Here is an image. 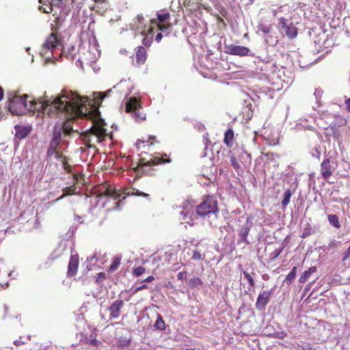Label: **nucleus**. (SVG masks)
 <instances>
[{
	"mask_svg": "<svg viewBox=\"0 0 350 350\" xmlns=\"http://www.w3.org/2000/svg\"><path fill=\"white\" fill-rule=\"evenodd\" d=\"M87 97L80 96L72 92H64L59 97L52 99L38 100L37 107L40 111L49 116L58 113L74 112L75 114L87 113Z\"/></svg>",
	"mask_w": 350,
	"mask_h": 350,
	"instance_id": "1",
	"label": "nucleus"
},
{
	"mask_svg": "<svg viewBox=\"0 0 350 350\" xmlns=\"http://www.w3.org/2000/svg\"><path fill=\"white\" fill-rule=\"evenodd\" d=\"M96 197H107L113 199L115 202L116 206L119 205L122 200L125 199L126 196L134 195L137 196L149 198V194L139 191L135 188H127L123 191H118L116 188L111 187L108 184H103L99 187L96 191Z\"/></svg>",
	"mask_w": 350,
	"mask_h": 350,
	"instance_id": "2",
	"label": "nucleus"
},
{
	"mask_svg": "<svg viewBox=\"0 0 350 350\" xmlns=\"http://www.w3.org/2000/svg\"><path fill=\"white\" fill-rule=\"evenodd\" d=\"M29 96L26 94L18 95L16 93L9 94L8 96V109L9 111L14 115L24 114L27 110L33 111H40L38 108V100L31 99L27 103V99Z\"/></svg>",
	"mask_w": 350,
	"mask_h": 350,
	"instance_id": "3",
	"label": "nucleus"
},
{
	"mask_svg": "<svg viewBox=\"0 0 350 350\" xmlns=\"http://www.w3.org/2000/svg\"><path fill=\"white\" fill-rule=\"evenodd\" d=\"M105 123L101 118L95 119L92 126L81 134L82 139L87 148L95 147V144L105 140L107 136Z\"/></svg>",
	"mask_w": 350,
	"mask_h": 350,
	"instance_id": "4",
	"label": "nucleus"
},
{
	"mask_svg": "<svg viewBox=\"0 0 350 350\" xmlns=\"http://www.w3.org/2000/svg\"><path fill=\"white\" fill-rule=\"evenodd\" d=\"M196 213L199 216L204 217L209 214H216L219 211L215 198L207 196L202 202L196 206Z\"/></svg>",
	"mask_w": 350,
	"mask_h": 350,
	"instance_id": "5",
	"label": "nucleus"
},
{
	"mask_svg": "<svg viewBox=\"0 0 350 350\" xmlns=\"http://www.w3.org/2000/svg\"><path fill=\"white\" fill-rule=\"evenodd\" d=\"M126 112L130 113L137 122L146 119V113L142 110L139 100L136 97L130 98L126 102Z\"/></svg>",
	"mask_w": 350,
	"mask_h": 350,
	"instance_id": "6",
	"label": "nucleus"
},
{
	"mask_svg": "<svg viewBox=\"0 0 350 350\" xmlns=\"http://www.w3.org/2000/svg\"><path fill=\"white\" fill-rule=\"evenodd\" d=\"M172 161L166 153L155 152L151 155L149 160L145 158H140L139 160L138 167H150L152 165H157L161 164L169 163Z\"/></svg>",
	"mask_w": 350,
	"mask_h": 350,
	"instance_id": "7",
	"label": "nucleus"
},
{
	"mask_svg": "<svg viewBox=\"0 0 350 350\" xmlns=\"http://www.w3.org/2000/svg\"><path fill=\"white\" fill-rule=\"evenodd\" d=\"M90 106V103L88 105L87 104V113H82L79 114H75L74 112L72 111H68L66 113L69 114L70 116V118H68L67 120L64 122L62 125V131L65 135H70L72 133L74 132L73 128H72V123L73 120L75 118H77L79 117H88L91 116L92 113L93 112V110L91 107H88Z\"/></svg>",
	"mask_w": 350,
	"mask_h": 350,
	"instance_id": "8",
	"label": "nucleus"
},
{
	"mask_svg": "<svg viewBox=\"0 0 350 350\" xmlns=\"http://www.w3.org/2000/svg\"><path fill=\"white\" fill-rule=\"evenodd\" d=\"M170 18V14L168 12L157 14V19L159 23L156 19H150V22L151 25H156L161 32L166 33L165 35H167L172 28V25L168 23Z\"/></svg>",
	"mask_w": 350,
	"mask_h": 350,
	"instance_id": "9",
	"label": "nucleus"
},
{
	"mask_svg": "<svg viewBox=\"0 0 350 350\" xmlns=\"http://www.w3.org/2000/svg\"><path fill=\"white\" fill-rule=\"evenodd\" d=\"M224 52L226 54L240 57L250 56L251 55V51L248 47L227 43L226 42H224Z\"/></svg>",
	"mask_w": 350,
	"mask_h": 350,
	"instance_id": "10",
	"label": "nucleus"
},
{
	"mask_svg": "<svg viewBox=\"0 0 350 350\" xmlns=\"http://www.w3.org/2000/svg\"><path fill=\"white\" fill-rule=\"evenodd\" d=\"M131 25L133 29L138 31L143 35L147 33L148 34H152L154 31V27L152 25H146V20L142 14H138L136 16Z\"/></svg>",
	"mask_w": 350,
	"mask_h": 350,
	"instance_id": "11",
	"label": "nucleus"
},
{
	"mask_svg": "<svg viewBox=\"0 0 350 350\" xmlns=\"http://www.w3.org/2000/svg\"><path fill=\"white\" fill-rule=\"evenodd\" d=\"M75 0H57L56 2L47 4L46 5H40L39 10L44 13H51L53 11L54 7L62 8L64 14L67 15L70 12V8H66V4L70 3L72 4Z\"/></svg>",
	"mask_w": 350,
	"mask_h": 350,
	"instance_id": "12",
	"label": "nucleus"
},
{
	"mask_svg": "<svg viewBox=\"0 0 350 350\" xmlns=\"http://www.w3.org/2000/svg\"><path fill=\"white\" fill-rule=\"evenodd\" d=\"M278 22L288 38L293 39L297 37L298 29L293 23L288 22V21L284 17L279 18Z\"/></svg>",
	"mask_w": 350,
	"mask_h": 350,
	"instance_id": "13",
	"label": "nucleus"
},
{
	"mask_svg": "<svg viewBox=\"0 0 350 350\" xmlns=\"http://www.w3.org/2000/svg\"><path fill=\"white\" fill-rule=\"evenodd\" d=\"M59 39L55 33H51L46 38L45 42L42 45V51L46 53L49 51H53L59 44Z\"/></svg>",
	"mask_w": 350,
	"mask_h": 350,
	"instance_id": "14",
	"label": "nucleus"
},
{
	"mask_svg": "<svg viewBox=\"0 0 350 350\" xmlns=\"http://www.w3.org/2000/svg\"><path fill=\"white\" fill-rule=\"evenodd\" d=\"M335 167L332 165L329 159H325L321 164V174L325 180H327L332 175Z\"/></svg>",
	"mask_w": 350,
	"mask_h": 350,
	"instance_id": "15",
	"label": "nucleus"
},
{
	"mask_svg": "<svg viewBox=\"0 0 350 350\" xmlns=\"http://www.w3.org/2000/svg\"><path fill=\"white\" fill-rule=\"evenodd\" d=\"M79 263V258L78 254H72L70 256V260L68 262L67 276L73 277L75 276L78 271Z\"/></svg>",
	"mask_w": 350,
	"mask_h": 350,
	"instance_id": "16",
	"label": "nucleus"
},
{
	"mask_svg": "<svg viewBox=\"0 0 350 350\" xmlns=\"http://www.w3.org/2000/svg\"><path fill=\"white\" fill-rule=\"evenodd\" d=\"M124 301L122 299H117L112 303L109 308V319H114L120 317V310L123 307Z\"/></svg>",
	"mask_w": 350,
	"mask_h": 350,
	"instance_id": "17",
	"label": "nucleus"
},
{
	"mask_svg": "<svg viewBox=\"0 0 350 350\" xmlns=\"http://www.w3.org/2000/svg\"><path fill=\"white\" fill-rule=\"evenodd\" d=\"M271 297V291H263L259 294L256 303V308L258 310L263 309L269 303Z\"/></svg>",
	"mask_w": 350,
	"mask_h": 350,
	"instance_id": "18",
	"label": "nucleus"
},
{
	"mask_svg": "<svg viewBox=\"0 0 350 350\" xmlns=\"http://www.w3.org/2000/svg\"><path fill=\"white\" fill-rule=\"evenodd\" d=\"M148 57L146 49L143 46H138L135 49L136 65L140 66L146 62Z\"/></svg>",
	"mask_w": 350,
	"mask_h": 350,
	"instance_id": "19",
	"label": "nucleus"
},
{
	"mask_svg": "<svg viewBox=\"0 0 350 350\" xmlns=\"http://www.w3.org/2000/svg\"><path fill=\"white\" fill-rule=\"evenodd\" d=\"M159 143L155 135H148L146 139H138L135 143L137 148L139 150L146 146H152L155 144Z\"/></svg>",
	"mask_w": 350,
	"mask_h": 350,
	"instance_id": "20",
	"label": "nucleus"
},
{
	"mask_svg": "<svg viewBox=\"0 0 350 350\" xmlns=\"http://www.w3.org/2000/svg\"><path fill=\"white\" fill-rule=\"evenodd\" d=\"M15 129V137L18 139L25 138L31 132V128L27 126L16 125Z\"/></svg>",
	"mask_w": 350,
	"mask_h": 350,
	"instance_id": "21",
	"label": "nucleus"
},
{
	"mask_svg": "<svg viewBox=\"0 0 350 350\" xmlns=\"http://www.w3.org/2000/svg\"><path fill=\"white\" fill-rule=\"evenodd\" d=\"M234 139V131L232 128H229L224 133V143L228 148H230L233 146Z\"/></svg>",
	"mask_w": 350,
	"mask_h": 350,
	"instance_id": "22",
	"label": "nucleus"
},
{
	"mask_svg": "<svg viewBox=\"0 0 350 350\" xmlns=\"http://www.w3.org/2000/svg\"><path fill=\"white\" fill-rule=\"evenodd\" d=\"M317 271V268L315 266L310 267L308 270L305 271L299 277V283H305L310 278V275L316 273Z\"/></svg>",
	"mask_w": 350,
	"mask_h": 350,
	"instance_id": "23",
	"label": "nucleus"
},
{
	"mask_svg": "<svg viewBox=\"0 0 350 350\" xmlns=\"http://www.w3.org/2000/svg\"><path fill=\"white\" fill-rule=\"evenodd\" d=\"M122 261V256L118 255L113 258L111 265L107 269V271L113 273L118 269Z\"/></svg>",
	"mask_w": 350,
	"mask_h": 350,
	"instance_id": "24",
	"label": "nucleus"
},
{
	"mask_svg": "<svg viewBox=\"0 0 350 350\" xmlns=\"http://www.w3.org/2000/svg\"><path fill=\"white\" fill-rule=\"evenodd\" d=\"M327 219L331 226L333 227L339 229L341 226L339 221V218L336 215L329 214L327 215Z\"/></svg>",
	"mask_w": 350,
	"mask_h": 350,
	"instance_id": "25",
	"label": "nucleus"
},
{
	"mask_svg": "<svg viewBox=\"0 0 350 350\" xmlns=\"http://www.w3.org/2000/svg\"><path fill=\"white\" fill-rule=\"evenodd\" d=\"M250 230V228L247 226H243L239 231V237L241 238V241L243 243H248L247 241V235L249 234Z\"/></svg>",
	"mask_w": 350,
	"mask_h": 350,
	"instance_id": "26",
	"label": "nucleus"
},
{
	"mask_svg": "<svg viewBox=\"0 0 350 350\" xmlns=\"http://www.w3.org/2000/svg\"><path fill=\"white\" fill-rule=\"evenodd\" d=\"M59 146V142H55V141H51L49 146L48 148L46 155L47 157H52L54 153L57 150V148Z\"/></svg>",
	"mask_w": 350,
	"mask_h": 350,
	"instance_id": "27",
	"label": "nucleus"
},
{
	"mask_svg": "<svg viewBox=\"0 0 350 350\" xmlns=\"http://www.w3.org/2000/svg\"><path fill=\"white\" fill-rule=\"evenodd\" d=\"M156 329L163 331L165 329V323L160 314H157V321L154 325Z\"/></svg>",
	"mask_w": 350,
	"mask_h": 350,
	"instance_id": "28",
	"label": "nucleus"
},
{
	"mask_svg": "<svg viewBox=\"0 0 350 350\" xmlns=\"http://www.w3.org/2000/svg\"><path fill=\"white\" fill-rule=\"evenodd\" d=\"M292 195L293 191L289 189L284 191V198L281 202L283 208H285L289 204Z\"/></svg>",
	"mask_w": 350,
	"mask_h": 350,
	"instance_id": "29",
	"label": "nucleus"
},
{
	"mask_svg": "<svg viewBox=\"0 0 350 350\" xmlns=\"http://www.w3.org/2000/svg\"><path fill=\"white\" fill-rule=\"evenodd\" d=\"M243 274L244 275V278L247 280V281L249 283V287L248 289L250 290L251 288L254 287L255 286V281L252 277V275H250L248 272H247L245 270H243Z\"/></svg>",
	"mask_w": 350,
	"mask_h": 350,
	"instance_id": "30",
	"label": "nucleus"
},
{
	"mask_svg": "<svg viewBox=\"0 0 350 350\" xmlns=\"http://www.w3.org/2000/svg\"><path fill=\"white\" fill-rule=\"evenodd\" d=\"M297 275V267H294L291 269V272L286 277V282L287 284H291L294 280Z\"/></svg>",
	"mask_w": 350,
	"mask_h": 350,
	"instance_id": "31",
	"label": "nucleus"
},
{
	"mask_svg": "<svg viewBox=\"0 0 350 350\" xmlns=\"http://www.w3.org/2000/svg\"><path fill=\"white\" fill-rule=\"evenodd\" d=\"M202 284V281L199 278L194 277L193 278H191L189 281V285L191 288H196V287H198V286H201Z\"/></svg>",
	"mask_w": 350,
	"mask_h": 350,
	"instance_id": "32",
	"label": "nucleus"
},
{
	"mask_svg": "<svg viewBox=\"0 0 350 350\" xmlns=\"http://www.w3.org/2000/svg\"><path fill=\"white\" fill-rule=\"evenodd\" d=\"M312 233V226H310V224H307L306 227L303 230L301 237L302 239H305V238L309 237L310 235H311Z\"/></svg>",
	"mask_w": 350,
	"mask_h": 350,
	"instance_id": "33",
	"label": "nucleus"
},
{
	"mask_svg": "<svg viewBox=\"0 0 350 350\" xmlns=\"http://www.w3.org/2000/svg\"><path fill=\"white\" fill-rule=\"evenodd\" d=\"M75 190H76V187L75 186H71V187H66V189H64V191H66V193H64L59 198H57L55 200V201H58V200L64 198L66 196V195H67V194L70 195V194L75 193Z\"/></svg>",
	"mask_w": 350,
	"mask_h": 350,
	"instance_id": "34",
	"label": "nucleus"
},
{
	"mask_svg": "<svg viewBox=\"0 0 350 350\" xmlns=\"http://www.w3.org/2000/svg\"><path fill=\"white\" fill-rule=\"evenodd\" d=\"M146 272V268L142 266H139L133 269L132 273L136 277H139L143 275Z\"/></svg>",
	"mask_w": 350,
	"mask_h": 350,
	"instance_id": "35",
	"label": "nucleus"
},
{
	"mask_svg": "<svg viewBox=\"0 0 350 350\" xmlns=\"http://www.w3.org/2000/svg\"><path fill=\"white\" fill-rule=\"evenodd\" d=\"M152 33H154L152 32ZM145 34L146 36L143 38L142 44L146 46H149L152 42L153 34H148V33Z\"/></svg>",
	"mask_w": 350,
	"mask_h": 350,
	"instance_id": "36",
	"label": "nucleus"
},
{
	"mask_svg": "<svg viewBox=\"0 0 350 350\" xmlns=\"http://www.w3.org/2000/svg\"><path fill=\"white\" fill-rule=\"evenodd\" d=\"M61 139H62L61 129H55L54 130L53 138H52L51 141H55V142H59V144H60Z\"/></svg>",
	"mask_w": 350,
	"mask_h": 350,
	"instance_id": "37",
	"label": "nucleus"
},
{
	"mask_svg": "<svg viewBox=\"0 0 350 350\" xmlns=\"http://www.w3.org/2000/svg\"><path fill=\"white\" fill-rule=\"evenodd\" d=\"M62 165L64 169L68 172L71 173L72 172V166L68 163V157H64L63 160L62 161Z\"/></svg>",
	"mask_w": 350,
	"mask_h": 350,
	"instance_id": "38",
	"label": "nucleus"
},
{
	"mask_svg": "<svg viewBox=\"0 0 350 350\" xmlns=\"http://www.w3.org/2000/svg\"><path fill=\"white\" fill-rule=\"evenodd\" d=\"M86 342L96 347H99V345L101 344L99 340H98L95 337H92V336H90V339H87Z\"/></svg>",
	"mask_w": 350,
	"mask_h": 350,
	"instance_id": "39",
	"label": "nucleus"
},
{
	"mask_svg": "<svg viewBox=\"0 0 350 350\" xmlns=\"http://www.w3.org/2000/svg\"><path fill=\"white\" fill-rule=\"evenodd\" d=\"M230 163L232 167L234 168V170H238L239 169L241 168V165L238 163L234 156L230 157Z\"/></svg>",
	"mask_w": 350,
	"mask_h": 350,
	"instance_id": "40",
	"label": "nucleus"
},
{
	"mask_svg": "<svg viewBox=\"0 0 350 350\" xmlns=\"http://www.w3.org/2000/svg\"><path fill=\"white\" fill-rule=\"evenodd\" d=\"M191 258L193 260H199L202 259V254L199 251L194 250L193 252V254H192Z\"/></svg>",
	"mask_w": 350,
	"mask_h": 350,
	"instance_id": "41",
	"label": "nucleus"
},
{
	"mask_svg": "<svg viewBox=\"0 0 350 350\" xmlns=\"http://www.w3.org/2000/svg\"><path fill=\"white\" fill-rule=\"evenodd\" d=\"M283 250V247L275 250L271 254V258L272 260H275L278 258V256L282 253Z\"/></svg>",
	"mask_w": 350,
	"mask_h": 350,
	"instance_id": "42",
	"label": "nucleus"
},
{
	"mask_svg": "<svg viewBox=\"0 0 350 350\" xmlns=\"http://www.w3.org/2000/svg\"><path fill=\"white\" fill-rule=\"evenodd\" d=\"M342 260L345 262L346 260L350 258V245L348 247V248L346 250V251L342 254Z\"/></svg>",
	"mask_w": 350,
	"mask_h": 350,
	"instance_id": "43",
	"label": "nucleus"
},
{
	"mask_svg": "<svg viewBox=\"0 0 350 350\" xmlns=\"http://www.w3.org/2000/svg\"><path fill=\"white\" fill-rule=\"evenodd\" d=\"M53 155H55V157L56 159H60L62 161L63 160L64 157H66V156H64L62 153L58 150H57Z\"/></svg>",
	"mask_w": 350,
	"mask_h": 350,
	"instance_id": "44",
	"label": "nucleus"
},
{
	"mask_svg": "<svg viewBox=\"0 0 350 350\" xmlns=\"http://www.w3.org/2000/svg\"><path fill=\"white\" fill-rule=\"evenodd\" d=\"M104 279H105V274L103 272H100L98 273V277L96 279V282L98 281H103Z\"/></svg>",
	"mask_w": 350,
	"mask_h": 350,
	"instance_id": "45",
	"label": "nucleus"
},
{
	"mask_svg": "<svg viewBox=\"0 0 350 350\" xmlns=\"http://www.w3.org/2000/svg\"><path fill=\"white\" fill-rule=\"evenodd\" d=\"M54 3L53 0H39L40 5H46L47 4Z\"/></svg>",
	"mask_w": 350,
	"mask_h": 350,
	"instance_id": "46",
	"label": "nucleus"
},
{
	"mask_svg": "<svg viewBox=\"0 0 350 350\" xmlns=\"http://www.w3.org/2000/svg\"><path fill=\"white\" fill-rule=\"evenodd\" d=\"M338 245V243L336 240H332L329 243V248H336Z\"/></svg>",
	"mask_w": 350,
	"mask_h": 350,
	"instance_id": "47",
	"label": "nucleus"
},
{
	"mask_svg": "<svg viewBox=\"0 0 350 350\" xmlns=\"http://www.w3.org/2000/svg\"><path fill=\"white\" fill-rule=\"evenodd\" d=\"M240 1L243 5H252L254 3V0H240Z\"/></svg>",
	"mask_w": 350,
	"mask_h": 350,
	"instance_id": "48",
	"label": "nucleus"
},
{
	"mask_svg": "<svg viewBox=\"0 0 350 350\" xmlns=\"http://www.w3.org/2000/svg\"><path fill=\"white\" fill-rule=\"evenodd\" d=\"M148 288V285L147 284H142L138 287H137V288L135 289V292L137 293L139 291H142L143 289H146Z\"/></svg>",
	"mask_w": 350,
	"mask_h": 350,
	"instance_id": "49",
	"label": "nucleus"
},
{
	"mask_svg": "<svg viewBox=\"0 0 350 350\" xmlns=\"http://www.w3.org/2000/svg\"><path fill=\"white\" fill-rule=\"evenodd\" d=\"M185 275L186 272H179L177 275L178 279L183 280Z\"/></svg>",
	"mask_w": 350,
	"mask_h": 350,
	"instance_id": "50",
	"label": "nucleus"
},
{
	"mask_svg": "<svg viewBox=\"0 0 350 350\" xmlns=\"http://www.w3.org/2000/svg\"><path fill=\"white\" fill-rule=\"evenodd\" d=\"M163 38V34L161 32L160 33H158L157 35H156V37H155V40L157 42H159L161 39Z\"/></svg>",
	"mask_w": 350,
	"mask_h": 350,
	"instance_id": "51",
	"label": "nucleus"
},
{
	"mask_svg": "<svg viewBox=\"0 0 350 350\" xmlns=\"http://www.w3.org/2000/svg\"><path fill=\"white\" fill-rule=\"evenodd\" d=\"M260 29L264 33H269L270 31V28L267 26H262Z\"/></svg>",
	"mask_w": 350,
	"mask_h": 350,
	"instance_id": "52",
	"label": "nucleus"
},
{
	"mask_svg": "<svg viewBox=\"0 0 350 350\" xmlns=\"http://www.w3.org/2000/svg\"><path fill=\"white\" fill-rule=\"evenodd\" d=\"M154 280V276H152V275H150V276L147 277L145 280H144V281H143V282H152Z\"/></svg>",
	"mask_w": 350,
	"mask_h": 350,
	"instance_id": "53",
	"label": "nucleus"
},
{
	"mask_svg": "<svg viewBox=\"0 0 350 350\" xmlns=\"http://www.w3.org/2000/svg\"><path fill=\"white\" fill-rule=\"evenodd\" d=\"M345 105L347 106V111L350 112V98H349L346 101H345Z\"/></svg>",
	"mask_w": 350,
	"mask_h": 350,
	"instance_id": "54",
	"label": "nucleus"
},
{
	"mask_svg": "<svg viewBox=\"0 0 350 350\" xmlns=\"http://www.w3.org/2000/svg\"><path fill=\"white\" fill-rule=\"evenodd\" d=\"M111 90H108L107 92L103 93V94L101 95V96H100V100H103L105 96H108V94H109V93H111Z\"/></svg>",
	"mask_w": 350,
	"mask_h": 350,
	"instance_id": "55",
	"label": "nucleus"
},
{
	"mask_svg": "<svg viewBox=\"0 0 350 350\" xmlns=\"http://www.w3.org/2000/svg\"><path fill=\"white\" fill-rule=\"evenodd\" d=\"M4 96L3 89L0 86V101L3 99Z\"/></svg>",
	"mask_w": 350,
	"mask_h": 350,
	"instance_id": "56",
	"label": "nucleus"
},
{
	"mask_svg": "<svg viewBox=\"0 0 350 350\" xmlns=\"http://www.w3.org/2000/svg\"><path fill=\"white\" fill-rule=\"evenodd\" d=\"M180 214L183 215L184 219H186V218L188 217V213H185V211H181Z\"/></svg>",
	"mask_w": 350,
	"mask_h": 350,
	"instance_id": "57",
	"label": "nucleus"
},
{
	"mask_svg": "<svg viewBox=\"0 0 350 350\" xmlns=\"http://www.w3.org/2000/svg\"><path fill=\"white\" fill-rule=\"evenodd\" d=\"M302 349H303V350H315V349L312 347H303Z\"/></svg>",
	"mask_w": 350,
	"mask_h": 350,
	"instance_id": "58",
	"label": "nucleus"
},
{
	"mask_svg": "<svg viewBox=\"0 0 350 350\" xmlns=\"http://www.w3.org/2000/svg\"><path fill=\"white\" fill-rule=\"evenodd\" d=\"M286 333H284V332H282V333L280 334V336H279V338H284V337H286Z\"/></svg>",
	"mask_w": 350,
	"mask_h": 350,
	"instance_id": "59",
	"label": "nucleus"
},
{
	"mask_svg": "<svg viewBox=\"0 0 350 350\" xmlns=\"http://www.w3.org/2000/svg\"><path fill=\"white\" fill-rule=\"evenodd\" d=\"M59 20V17H56L55 20L54 21V22H55L57 25H58Z\"/></svg>",
	"mask_w": 350,
	"mask_h": 350,
	"instance_id": "60",
	"label": "nucleus"
},
{
	"mask_svg": "<svg viewBox=\"0 0 350 350\" xmlns=\"http://www.w3.org/2000/svg\"><path fill=\"white\" fill-rule=\"evenodd\" d=\"M186 350H195V349H186Z\"/></svg>",
	"mask_w": 350,
	"mask_h": 350,
	"instance_id": "61",
	"label": "nucleus"
}]
</instances>
